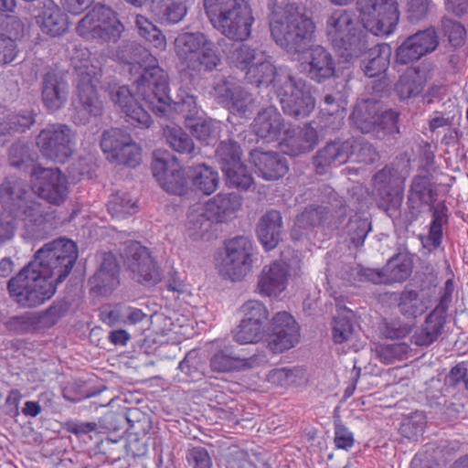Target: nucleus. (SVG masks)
<instances>
[{"label": "nucleus", "mask_w": 468, "mask_h": 468, "mask_svg": "<svg viewBox=\"0 0 468 468\" xmlns=\"http://www.w3.org/2000/svg\"><path fill=\"white\" fill-rule=\"evenodd\" d=\"M129 51L128 58L120 59L129 66L132 75H139L133 80L135 92L126 85L110 91L111 100L124 114L129 124L145 129L153 122L151 115L140 105L137 97L160 117L175 112L187 122L198 115L197 99L188 89L179 88L176 99H171L168 74L159 66L157 58L150 49L141 45H131Z\"/></svg>", "instance_id": "1"}, {"label": "nucleus", "mask_w": 468, "mask_h": 468, "mask_svg": "<svg viewBox=\"0 0 468 468\" xmlns=\"http://www.w3.org/2000/svg\"><path fill=\"white\" fill-rule=\"evenodd\" d=\"M79 257L77 244L58 238L37 250L7 283L10 296L22 307L33 308L51 299L57 287L71 272Z\"/></svg>", "instance_id": "2"}, {"label": "nucleus", "mask_w": 468, "mask_h": 468, "mask_svg": "<svg viewBox=\"0 0 468 468\" xmlns=\"http://www.w3.org/2000/svg\"><path fill=\"white\" fill-rule=\"evenodd\" d=\"M357 8L363 25L354 12L344 9L334 10L325 22L328 40L338 55L348 62L367 51L366 30L375 36H388L399 20L397 0H358Z\"/></svg>", "instance_id": "3"}, {"label": "nucleus", "mask_w": 468, "mask_h": 468, "mask_svg": "<svg viewBox=\"0 0 468 468\" xmlns=\"http://www.w3.org/2000/svg\"><path fill=\"white\" fill-rule=\"evenodd\" d=\"M238 69L246 71V80L257 87L272 85L283 112L296 119L308 117L315 107L312 87L288 69H277L269 55L247 45H239L229 55Z\"/></svg>", "instance_id": "4"}, {"label": "nucleus", "mask_w": 468, "mask_h": 468, "mask_svg": "<svg viewBox=\"0 0 468 468\" xmlns=\"http://www.w3.org/2000/svg\"><path fill=\"white\" fill-rule=\"evenodd\" d=\"M269 5L270 30L275 43L288 53L303 55L301 67L311 80L321 83L332 78L335 73L332 54L322 46L307 48L315 29L313 20L292 5H280L276 0H270Z\"/></svg>", "instance_id": "5"}, {"label": "nucleus", "mask_w": 468, "mask_h": 468, "mask_svg": "<svg viewBox=\"0 0 468 468\" xmlns=\"http://www.w3.org/2000/svg\"><path fill=\"white\" fill-rule=\"evenodd\" d=\"M0 199L4 207L0 215V243L13 238L18 224L32 237H37L44 229L48 211L33 197L23 180L14 176L6 178L0 187Z\"/></svg>", "instance_id": "6"}, {"label": "nucleus", "mask_w": 468, "mask_h": 468, "mask_svg": "<svg viewBox=\"0 0 468 468\" xmlns=\"http://www.w3.org/2000/svg\"><path fill=\"white\" fill-rule=\"evenodd\" d=\"M76 72V93L80 108L76 107L73 122L85 124L90 117L101 115L103 105L97 92L102 70L101 62L84 47H75L70 57Z\"/></svg>", "instance_id": "7"}, {"label": "nucleus", "mask_w": 468, "mask_h": 468, "mask_svg": "<svg viewBox=\"0 0 468 468\" xmlns=\"http://www.w3.org/2000/svg\"><path fill=\"white\" fill-rule=\"evenodd\" d=\"M204 8L213 27L228 38L243 41L250 36L254 17L245 0H204Z\"/></svg>", "instance_id": "8"}, {"label": "nucleus", "mask_w": 468, "mask_h": 468, "mask_svg": "<svg viewBox=\"0 0 468 468\" xmlns=\"http://www.w3.org/2000/svg\"><path fill=\"white\" fill-rule=\"evenodd\" d=\"M175 52L182 67L191 71H211L221 62L213 41L202 32H183L175 39Z\"/></svg>", "instance_id": "9"}, {"label": "nucleus", "mask_w": 468, "mask_h": 468, "mask_svg": "<svg viewBox=\"0 0 468 468\" xmlns=\"http://www.w3.org/2000/svg\"><path fill=\"white\" fill-rule=\"evenodd\" d=\"M76 31L86 40L116 43L124 31V26L112 8L96 5L79 21Z\"/></svg>", "instance_id": "10"}, {"label": "nucleus", "mask_w": 468, "mask_h": 468, "mask_svg": "<svg viewBox=\"0 0 468 468\" xmlns=\"http://www.w3.org/2000/svg\"><path fill=\"white\" fill-rule=\"evenodd\" d=\"M253 245L245 236H238L225 243L224 252L216 259L219 274L232 282L241 281L252 268Z\"/></svg>", "instance_id": "11"}, {"label": "nucleus", "mask_w": 468, "mask_h": 468, "mask_svg": "<svg viewBox=\"0 0 468 468\" xmlns=\"http://www.w3.org/2000/svg\"><path fill=\"white\" fill-rule=\"evenodd\" d=\"M77 134L64 123H50L43 128L36 138L41 154L51 161L65 163L74 154Z\"/></svg>", "instance_id": "12"}, {"label": "nucleus", "mask_w": 468, "mask_h": 468, "mask_svg": "<svg viewBox=\"0 0 468 468\" xmlns=\"http://www.w3.org/2000/svg\"><path fill=\"white\" fill-rule=\"evenodd\" d=\"M399 115L391 110L380 112L378 102L365 100L354 108L351 120L363 133H375L377 136L399 133Z\"/></svg>", "instance_id": "13"}, {"label": "nucleus", "mask_w": 468, "mask_h": 468, "mask_svg": "<svg viewBox=\"0 0 468 468\" xmlns=\"http://www.w3.org/2000/svg\"><path fill=\"white\" fill-rule=\"evenodd\" d=\"M31 184L32 187L28 189L32 195L37 194L51 205L60 206L68 197V179L58 168L34 165L31 171ZM33 197L36 198L35 196Z\"/></svg>", "instance_id": "14"}, {"label": "nucleus", "mask_w": 468, "mask_h": 468, "mask_svg": "<svg viewBox=\"0 0 468 468\" xmlns=\"http://www.w3.org/2000/svg\"><path fill=\"white\" fill-rule=\"evenodd\" d=\"M124 259L133 279L139 282L156 284L161 281V273L155 261L148 249L140 242L132 240L126 245Z\"/></svg>", "instance_id": "15"}, {"label": "nucleus", "mask_w": 468, "mask_h": 468, "mask_svg": "<svg viewBox=\"0 0 468 468\" xmlns=\"http://www.w3.org/2000/svg\"><path fill=\"white\" fill-rule=\"evenodd\" d=\"M152 170L159 185L167 193L178 196L187 193L190 181L181 170L176 157L168 154L159 157L155 154Z\"/></svg>", "instance_id": "16"}, {"label": "nucleus", "mask_w": 468, "mask_h": 468, "mask_svg": "<svg viewBox=\"0 0 468 468\" xmlns=\"http://www.w3.org/2000/svg\"><path fill=\"white\" fill-rule=\"evenodd\" d=\"M439 36L433 27L418 31L407 37L396 50V61L410 64L436 50Z\"/></svg>", "instance_id": "17"}, {"label": "nucleus", "mask_w": 468, "mask_h": 468, "mask_svg": "<svg viewBox=\"0 0 468 468\" xmlns=\"http://www.w3.org/2000/svg\"><path fill=\"white\" fill-rule=\"evenodd\" d=\"M212 95L230 112L240 115L245 114L252 102L251 95L242 88L239 80L231 76L218 80L213 87Z\"/></svg>", "instance_id": "18"}, {"label": "nucleus", "mask_w": 468, "mask_h": 468, "mask_svg": "<svg viewBox=\"0 0 468 468\" xmlns=\"http://www.w3.org/2000/svg\"><path fill=\"white\" fill-rule=\"evenodd\" d=\"M300 338V328L292 314L279 312L271 319L269 346L274 353H282L293 347Z\"/></svg>", "instance_id": "19"}, {"label": "nucleus", "mask_w": 468, "mask_h": 468, "mask_svg": "<svg viewBox=\"0 0 468 468\" xmlns=\"http://www.w3.org/2000/svg\"><path fill=\"white\" fill-rule=\"evenodd\" d=\"M101 262L94 275L89 280L90 293L95 296L111 295L120 284V268L112 252L101 256Z\"/></svg>", "instance_id": "20"}, {"label": "nucleus", "mask_w": 468, "mask_h": 468, "mask_svg": "<svg viewBox=\"0 0 468 468\" xmlns=\"http://www.w3.org/2000/svg\"><path fill=\"white\" fill-rule=\"evenodd\" d=\"M250 162L258 176L267 181L278 180L289 170L286 157L275 152L255 149L250 152Z\"/></svg>", "instance_id": "21"}, {"label": "nucleus", "mask_w": 468, "mask_h": 468, "mask_svg": "<svg viewBox=\"0 0 468 468\" xmlns=\"http://www.w3.org/2000/svg\"><path fill=\"white\" fill-rule=\"evenodd\" d=\"M69 87L67 80L56 72H48L42 80L41 100L44 108L54 113L68 102Z\"/></svg>", "instance_id": "22"}, {"label": "nucleus", "mask_w": 468, "mask_h": 468, "mask_svg": "<svg viewBox=\"0 0 468 468\" xmlns=\"http://www.w3.org/2000/svg\"><path fill=\"white\" fill-rule=\"evenodd\" d=\"M403 181L398 171L386 166L374 176V186L385 203L386 209L397 208L403 197Z\"/></svg>", "instance_id": "23"}, {"label": "nucleus", "mask_w": 468, "mask_h": 468, "mask_svg": "<svg viewBox=\"0 0 468 468\" xmlns=\"http://www.w3.org/2000/svg\"><path fill=\"white\" fill-rule=\"evenodd\" d=\"M287 127L282 114L273 106L261 111L252 122L254 133L267 143L279 142Z\"/></svg>", "instance_id": "24"}, {"label": "nucleus", "mask_w": 468, "mask_h": 468, "mask_svg": "<svg viewBox=\"0 0 468 468\" xmlns=\"http://www.w3.org/2000/svg\"><path fill=\"white\" fill-rule=\"evenodd\" d=\"M241 206V197L236 193H218L201 203L207 217H209L214 224L223 223L232 218Z\"/></svg>", "instance_id": "25"}, {"label": "nucleus", "mask_w": 468, "mask_h": 468, "mask_svg": "<svg viewBox=\"0 0 468 468\" xmlns=\"http://www.w3.org/2000/svg\"><path fill=\"white\" fill-rule=\"evenodd\" d=\"M318 143V133L311 125H304L298 131L287 127L279 144L286 154L297 156L312 151Z\"/></svg>", "instance_id": "26"}, {"label": "nucleus", "mask_w": 468, "mask_h": 468, "mask_svg": "<svg viewBox=\"0 0 468 468\" xmlns=\"http://www.w3.org/2000/svg\"><path fill=\"white\" fill-rule=\"evenodd\" d=\"M412 271L409 259L400 256L392 257L382 270L367 269L364 275L373 283L401 282L408 279Z\"/></svg>", "instance_id": "27"}, {"label": "nucleus", "mask_w": 468, "mask_h": 468, "mask_svg": "<svg viewBox=\"0 0 468 468\" xmlns=\"http://www.w3.org/2000/svg\"><path fill=\"white\" fill-rule=\"evenodd\" d=\"M289 269L282 261H273L264 266L258 281L261 294L265 296H277L282 292L288 284Z\"/></svg>", "instance_id": "28"}, {"label": "nucleus", "mask_w": 468, "mask_h": 468, "mask_svg": "<svg viewBox=\"0 0 468 468\" xmlns=\"http://www.w3.org/2000/svg\"><path fill=\"white\" fill-rule=\"evenodd\" d=\"M352 146V142L340 140L326 144L314 158L317 173L325 174L329 168L346 163L350 159Z\"/></svg>", "instance_id": "29"}, {"label": "nucleus", "mask_w": 468, "mask_h": 468, "mask_svg": "<svg viewBox=\"0 0 468 468\" xmlns=\"http://www.w3.org/2000/svg\"><path fill=\"white\" fill-rule=\"evenodd\" d=\"M36 23L43 34L51 37L62 36L69 27L68 16L52 0L44 3L36 16Z\"/></svg>", "instance_id": "30"}, {"label": "nucleus", "mask_w": 468, "mask_h": 468, "mask_svg": "<svg viewBox=\"0 0 468 468\" xmlns=\"http://www.w3.org/2000/svg\"><path fill=\"white\" fill-rule=\"evenodd\" d=\"M213 221L207 217L201 202L193 204L186 212L184 224V236L192 241L207 239L213 228Z\"/></svg>", "instance_id": "31"}, {"label": "nucleus", "mask_w": 468, "mask_h": 468, "mask_svg": "<svg viewBox=\"0 0 468 468\" xmlns=\"http://www.w3.org/2000/svg\"><path fill=\"white\" fill-rule=\"evenodd\" d=\"M446 323V307L436 306L426 317L422 326L412 335V342L419 346H428L441 335Z\"/></svg>", "instance_id": "32"}, {"label": "nucleus", "mask_w": 468, "mask_h": 468, "mask_svg": "<svg viewBox=\"0 0 468 468\" xmlns=\"http://www.w3.org/2000/svg\"><path fill=\"white\" fill-rule=\"evenodd\" d=\"M282 227V217L280 211L271 209L261 216L256 231L260 242L266 250H271L278 245Z\"/></svg>", "instance_id": "33"}, {"label": "nucleus", "mask_w": 468, "mask_h": 468, "mask_svg": "<svg viewBox=\"0 0 468 468\" xmlns=\"http://www.w3.org/2000/svg\"><path fill=\"white\" fill-rule=\"evenodd\" d=\"M347 105V95L344 90H336L332 93H326L319 103L320 114L326 121L329 118L333 120L325 123V126L337 129L343 124L345 112Z\"/></svg>", "instance_id": "34"}, {"label": "nucleus", "mask_w": 468, "mask_h": 468, "mask_svg": "<svg viewBox=\"0 0 468 468\" xmlns=\"http://www.w3.org/2000/svg\"><path fill=\"white\" fill-rule=\"evenodd\" d=\"M186 175L190 181L192 188L203 195H211L217 190L219 184L218 173L205 164L189 167Z\"/></svg>", "instance_id": "35"}, {"label": "nucleus", "mask_w": 468, "mask_h": 468, "mask_svg": "<svg viewBox=\"0 0 468 468\" xmlns=\"http://www.w3.org/2000/svg\"><path fill=\"white\" fill-rule=\"evenodd\" d=\"M134 25L137 33L149 47L158 53H163L167 48V39L163 31L149 18L143 15L135 16Z\"/></svg>", "instance_id": "36"}, {"label": "nucleus", "mask_w": 468, "mask_h": 468, "mask_svg": "<svg viewBox=\"0 0 468 468\" xmlns=\"http://www.w3.org/2000/svg\"><path fill=\"white\" fill-rule=\"evenodd\" d=\"M391 48L388 44H379L368 49L367 61L364 62L363 70L369 78L385 72L389 64Z\"/></svg>", "instance_id": "37"}, {"label": "nucleus", "mask_w": 468, "mask_h": 468, "mask_svg": "<svg viewBox=\"0 0 468 468\" xmlns=\"http://www.w3.org/2000/svg\"><path fill=\"white\" fill-rule=\"evenodd\" d=\"M354 313L345 307L335 318L333 323V339L336 344L346 343L353 346L356 337Z\"/></svg>", "instance_id": "38"}, {"label": "nucleus", "mask_w": 468, "mask_h": 468, "mask_svg": "<svg viewBox=\"0 0 468 468\" xmlns=\"http://www.w3.org/2000/svg\"><path fill=\"white\" fill-rule=\"evenodd\" d=\"M186 125L197 140L207 145L217 141L221 130L219 122L202 118L198 115L194 120L186 122Z\"/></svg>", "instance_id": "39"}, {"label": "nucleus", "mask_w": 468, "mask_h": 468, "mask_svg": "<svg viewBox=\"0 0 468 468\" xmlns=\"http://www.w3.org/2000/svg\"><path fill=\"white\" fill-rule=\"evenodd\" d=\"M430 301L419 292L405 289L401 292L398 307L399 312L408 318H416L429 308Z\"/></svg>", "instance_id": "40"}, {"label": "nucleus", "mask_w": 468, "mask_h": 468, "mask_svg": "<svg viewBox=\"0 0 468 468\" xmlns=\"http://www.w3.org/2000/svg\"><path fill=\"white\" fill-rule=\"evenodd\" d=\"M259 356H253L250 359H240L231 356L226 350L216 352L210 358V367L215 372L224 373L234 370H239L245 367H252Z\"/></svg>", "instance_id": "41"}, {"label": "nucleus", "mask_w": 468, "mask_h": 468, "mask_svg": "<svg viewBox=\"0 0 468 468\" xmlns=\"http://www.w3.org/2000/svg\"><path fill=\"white\" fill-rule=\"evenodd\" d=\"M108 211L112 218L122 219L138 211L137 200L127 192L117 191L108 201Z\"/></svg>", "instance_id": "42"}, {"label": "nucleus", "mask_w": 468, "mask_h": 468, "mask_svg": "<svg viewBox=\"0 0 468 468\" xmlns=\"http://www.w3.org/2000/svg\"><path fill=\"white\" fill-rule=\"evenodd\" d=\"M131 135L122 129L112 128L104 131L101 140V147L108 161L112 163L115 154L121 151L126 142H130Z\"/></svg>", "instance_id": "43"}, {"label": "nucleus", "mask_w": 468, "mask_h": 468, "mask_svg": "<svg viewBox=\"0 0 468 468\" xmlns=\"http://www.w3.org/2000/svg\"><path fill=\"white\" fill-rule=\"evenodd\" d=\"M376 356L384 364L407 359L410 347L404 342L376 344L373 348Z\"/></svg>", "instance_id": "44"}, {"label": "nucleus", "mask_w": 468, "mask_h": 468, "mask_svg": "<svg viewBox=\"0 0 468 468\" xmlns=\"http://www.w3.org/2000/svg\"><path fill=\"white\" fill-rule=\"evenodd\" d=\"M330 214L326 207H308L303 211L295 220L294 229L292 230L293 239H297L296 231L298 229H307L316 225L324 224Z\"/></svg>", "instance_id": "45"}, {"label": "nucleus", "mask_w": 468, "mask_h": 468, "mask_svg": "<svg viewBox=\"0 0 468 468\" xmlns=\"http://www.w3.org/2000/svg\"><path fill=\"white\" fill-rule=\"evenodd\" d=\"M164 135L170 147L180 154H191L194 143L190 136L177 125H167L164 128Z\"/></svg>", "instance_id": "46"}, {"label": "nucleus", "mask_w": 468, "mask_h": 468, "mask_svg": "<svg viewBox=\"0 0 468 468\" xmlns=\"http://www.w3.org/2000/svg\"><path fill=\"white\" fill-rule=\"evenodd\" d=\"M432 190L428 176H417L413 178L408 203L410 207H419L422 204H428L431 200Z\"/></svg>", "instance_id": "47"}, {"label": "nucleus", "mask_w": 468, "mask_h": 468, "mask_svg": "<svg viewBox=\"0 0 468 468\" xmlns=\"http://www.w3.org/2000/svg\"><path fill=\"white\" fill-rule=\"evenodd\" d=\"M232 334L234 340L239 345L256 344L264 337L265 327L241 319Z\"/></svg>", "instance_id": "48"}, {"label": "nucleus", "mask_w": 468, "mask_h": 468, "mask_svg": "<svg viewBox=\"0 0 468 468\" xmlns=\"http://www.w3.org/2000/svg\"><path fill=\"white\" fill-rule=\"evenodd\" d=\"M304 378V372L300 367H281L271 370L266 380L278 387H289L300 383Z\"/></svg>", "instance_id": "49"}, {"label": "nucleus", "mask_w": 468, "mask_h": 468, "mask_svg": "<svg viewBox=\"0 0 468 468\" xmlns=\"http://www.w3.org/2000/svg\"><path fill=\"white\" fill-rule=\"evenodd\" d=\"M424 88V80L416 70H409L396 85V90L401 99L417 96Z\"/></svg>", "instance_id": "50"}, {"label": "nucleus", "mask_w": 468, "mask_h": 468, "mask_svg": "<svg viewBox=\"0 0 468 468\" xmlns=\"http://www.w3.org/2000/svg\"><path fill=\"white\" fill-rule=\"evenodd\" d=\"M229 186L248 190L253 184V177L247 167L240 162L223 170Z\"/></svg>", "instance_id": "51"}, {"label": "nucleus", "mask_w": 468, "mask_h": 468, "mask_svg": "<svg viewBox=\"0 0 468 468\" xmlns=\"http://www.w3.org/2000/svg\"><path fill=\"white\" fill-rule=\"evenodd\" d=\"M240 147L232 140L220 142L216 150V157L221 165L222 171L240 163Z\"/></svg>", "instance_id": "52"}, {"label": "nucleus", "mask_w": 468, "mask_h": 468, "mask_svg": "<svg viewBox=\"0 0 468 468\" xmlns=\"http://www.w3.org/2000/svg\"><path fill=\"white\" fill-rule=\"evenodd\" d=\"M242 320L246 322L258 324L264 326L269 320V311L267 307L260 301L250 300L240 307Z\"/></svg>", "instance_id": "53"}, {"label": "nucleus", "mask_w": 468, "mask_h": 468, "mask_svg": "<svg viewBox=\"0 0 468 468\" xmlns=\"http://www.w3.org/2000/svg\"><path fill=\"white\" fill-rule=\"evenodd\" d=\"M346 142H352L350 159L355 162L371 164L378 159V153L372 144L362 139H351Z\"/></svg>", "instance_id": "54"}, {"label": "nucleus", "mask_w": 468, "mask_h": 468, "mask_svg": "<svg viewBox=\"0 0 468 468\" xmlns=\"http://www.w3.org/2000/svg\"><path fill=\"white\" fill-rule=\"evenodd\" d=\"M346 229L351 242L356 247H360L364 244L368 232L371 230V223L367 218L355 217L349 220Z\"/></svg>", "instance_id": "55"}, {"label": "nucleus", "mask_w": 468, "mask_h": 468, "mask_svg": "<svg viewBox=\"0 0 468 468\" xmlns=\"http://www.w3.org/2000/svg\"><path fill=\"white\" fill-rule=\"evenodd\" d=\"M141 162V148L133 142V138H130V142L122 146L121 151L115 154V158L112 161L113 164L125 165L131 167H135Z\"/></svg>", "instance_id": "56"}, {"label": "nucleus", "mask_w": 468, "mask_h": 468, "mask_svg": "<svg viewBox=\"0 0 468 468\" xmlns=\"http://www.w3.org/2000/svg\"><path fill=\"white\" fill-rule=\"evenodd\" d=\"M425 425V417L421 413H415L401 424L399 432L410 441H417L422 436Z\"/></svg>", "instance_id": "57"}, {"label": "nucleus", "mask_w": 468, "mask_h": 468, "mask_svg": "<svg viewBox=\"0 0 468 468\" xmlns=\"http://www.w3.org/2000/svg\"><path fill=\"white\" fill-rule=\"evenodd\" d=\"M187 0H165L162 18L166 23H179L187 13Z\"/></svg>", "instance_id": "58"}, {"label": "nucleus", "mask_w": 468, "mask_h": 468, "mask_svg": "<svg viewBox=\"0 0 468 468\" xmlns=\"http://www.w3.org/2000/svg\"><path fill=\"white\" fill-rule=\"evenodd\" d=\"M0 26L2 27L5 33V38L16 39L23 37L24 25L23 23L15 16H0Z\"/></svg>", "instance_id": "59"}, {"label": "nucleus", "mask_w": 468, "mask_h": 468, "mask_svg": "<svg viewBox=\"0 0 468 468\" xmlns=\"http://www.w3.org/2000/svg\"><path fill=\"white\" fill-rule=\"evenodd\" d=\"M33 159L29 155L28 146L21 142L14 144L9 150V163L12 166L22 168Z\"/></svg>", "instance_id": "60"}, {"label": "nucleus", "mask_w": 468, "mask_h": 468, "mask_svg": "<svg viewBox=\"0 0 468 468\" xmlns=\"http://www.w3.org/2000/svg\"><path fill=\"white\" fill-rule=\"evenodd\" d=\"M445 36L454 47H460L464 42L465 27L459 22L448 20L443 24Z\"/></svg>", "instance_id": "61"}, {"label": "nucleus", "mask_w": 468, "mask_h": 468, "mask_svg": "<svg viewBox=\"0 0 468 468\" xmlns=\"http://www.w3.org/2000/svg\"><path fill=\"white\" fill-rule=\"evenodd\" d=\"M36 318L31 313L11 317L6 325L9 330L16 333H27L34 329Z\"/></svg>", "instance_id": "62"}, {"label": "nucleus", "mask_w": 468, "mask_h": 468, "mask_svg": "<svg viewBox=\"0 0 468 468\" xmlns=\"http://www.w3.org/2000/svg\"><path fill=\"white\" fill-rule=\"evenodd\" d=\"M445 383L449 386L455 387L463 383L468 390V367L463 362L453 367L445 378Z\"/></svg>", "instance_id": "63"}, {"label": "nucleus", "mask_w": 468, "mask_h": 468, "mask_svg": "<svg viewBox=\"0 0 468 468\" xmlns=\"http://www.w3.org/2000/svg\"><path fill=\"white\" fill-rule=\"evenodd\" d=\"M16 56L17 46L15 40L5 38V35L0 34V66L11 63Z\"/></svg>", "instance_id": "64"}]
</instances>
